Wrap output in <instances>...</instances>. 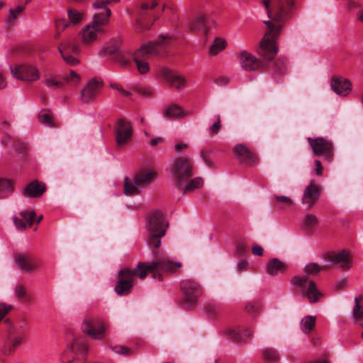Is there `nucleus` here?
Returning <instances> with one entry per match:
<instances>
[{
    "label": "nucleus",
    "mask_w": 363,
    "mask_h": 363,
    "mask_svg": "<svg viewBox=\"0 0 363 363\" xmlns=\"http://www.w3.org/2000/svg\"><path fill=\"white\" fill-rule=\"evenodd\" d=\"M268 30L262 38L259 46L257 49V55L262 59H257L247 50L240 52V63L245 71H255L258 68L264 67L266 62L272 60L277 52L276 38L279 35L282 26H275L271 21H264Z\"/></svg>",
    "instance_id": "obj_1"
},
{
    "label": "nucleus",
    "mask_w": 363,
    "mask_h": 363,
    "mask_svg": "<svg viewBox=\"0 0 363 363\" xmlns=\"http://www.w3.org/2000/svg\"><path fill=\"white\" fill-rule=\"evenodd\" d=\"M173 40L174 38L169 35H160L156 41L143 45L137 50L133 54V61L138 72L142 74L147 73L150 66L147 59L151 55H163L162 49L171 45Z\"/></svg>",
    "instance_id": "obj_2"
},
{
    "label": "nucleus",
    "mask_w": 363,
    "mask_h": 363,
    "mask_svg": "<svg viewBox=\"0 0 363 363\" xmlns=\"http://www.w3.org/2000/svg\"><path fill=\"white\" fill-rule=\"evenodd\" d=\"M168 223L163 213L159 210L149 213L146 218L145 228L147 233L145 243L152 249L161 246V238L166 234Z\"/></svg>",
    "instance_id": "obj_3"
},
{
    "label": "nucleus",
    "mask_w": 363,
    "mask_h": 363,
    "mask_svg": "<svg viewBox=\"0 0 363 363\" xmlns=\"http://www.w3.org/2000/svg\"><path fill=\"white\" fill-rule=\"evenodd\" d=\"M180 262H172L162 254L155 255L154 259L149 263L140 262L135 267V273L140 279H143L148 273H153L154 278L162 280V274L175 272L176 267H181Z\"/></svg>",
    "instance_id": "obj_4"
},
{
    "label": "nucleus",
    "mask_w": 363,
    "mask_h": 363,
    "mask_svg": "<svg viewBox=\"0 0 363 363\" xmlns=\"http://www.w3.org/2000/svg\"><path fill=\"white\" fill-rule=\"evenodd\" d=\"M105 13H96L93 16L91 23L81 30V41L83 45H90L96 41L99 38L106 33V26L109 23L111 11V10H106Z\"/></svg>",
    "instance_id": "obj_5"
},
{
    "label": "nucleus",
    "mask_w": 363,
    "mask_h": 363,
    "mask_svg": "<svg viewBox=\"0 0 363 363\" xmlns=\"http://www.w3.org/2000/svg\"><path fill=\"white\" fill-rule=\"evenodd\" d=\"M158 3L155 0H148L140 4L135 10L136 23L135 30L143 33L150 28L155 21L159 18V14L155 11Z\"/></svg>",
    "instance_id": "obj_6"
},
{
    "label": "nucleus",
    "mask_w": 363,
    "mask_h": 363,
    "mask_svg": "<svg viewBox=\"0 0 363 363\" xmlns=\"http://www.w3.org/2000/svg\"><path fill=\"white\" fill-rule=\"evenodd\" d=\"M269 18L277 22L286 21L294 6V0H263Z\"/></svg>",
    "instance_id": "obj_7"
},
{
    "label": "nucleus",
    "mask_w": 363,
    "mask_h": 363,
    "mask_svg": "<svg viewBox=\"0 0 363 363\" xmlns=\"http://www.w3.org/2000/svg\"><path fill=\"white\" fill-rule=\"evenodd\" d=\"M291 284L303 298H307L311 303H317L322 296V293L318 289L315 283L310 281L306 276H294Z\"/></svg>",
    "instance_id": "obj_8"
},
{
    "label": "nucleus",
    "mask_w": 363,
    "mask_h": 363,
    "mask_svg": "<svg viewBox=\"0 0 363 363\" xmlns=\"http://www.w3.org/2000/svg\"><path fill=\"white\" fill-rule=\"evenodd\" d=\"M26 335V329L22 323L10 324L7 329L6 339L2 344V352L8 355L14 349L21 346Z\"/></svg>",
    "instance_id": "obj_9"
},
{
    "label": "nucleus",
    "mask_w": 363,
    "mask_h": 363,
    "mask_svg": "<svg viewBox=\"0 0 363 363\" xmlns=\"http://www.w3.org/2000/svg\"><path fill=\"white\" fill-rule=\"evenodd\" d=\"M307 141L314 155L322 156L328 162H332L335 154V146L332 140L324 137H309Z\"/></svg>",
    "instance_id": "obj_10"
},
{
    "label": "nucleus",
    "mask_w": 363,
    "mask_h": 363,
    "mask_svg": "<svg viewBox=\"0 0 363 363\" xmlns=\"http://www.w3.org/2000/svg\"><path fill=\"white\" fill-rule=\"evenodd\" d=\"M181 289L184 294L183 306L186 308H193L201 294V289L199 283L192 279L183 281Z\"/></svg>",
    "instance_id": "obj_11"
},
{
    "label": "nucleus",
    "mask_w": 363,
    "mask_h": 363,
    "mask_svg": "<svg viewBox=\"0 0 363 363\" xmlns=\"http://www.w3.org/2000/svg\"><path fill=\"white\" fill-rule=\"evenodd\" d=\"M82 330L92 339L100 340L106 335L107 325L99 320L85 319L82 323Z\"/></svg>",
    "instance_id": "obj_12"
},
{
    "label": "nucleus",
    "mask_w": 363,
    "mask_h": 363,
    "mask_svg": "<svg viewBox=\"0 0 363 363\" xmlns=\"http://www.w3.org/2000/svg\"><path fill=\"white\" fill-rule=\"evenodd\" d=\"M63 60L70 65H76L79 60L73 56L79 52V48L73 38L63 40L58 47Z\"/></svg>",
    "instance_id": "obj_13"
},
{
    "label": "nucleus",
    "mask_w": 363,
    "mask_h": 363,
    "mask_svg": "<svg viewBox=\"0 0 363 363\" xmlns=\"http://www.w3.org/2000/svg\"><path fill=\"white\" fill-rule=\"evenodd\" d=\"M116 135V144L118 147L125 145L130 140L133 135V128L130 123L124 119H118L115 125Z\"/></svg>",
    "instance_id": "obj_14"
},
{
    "label": "nucleus",
    "mask_w": 363,
    "mask_h": 363,
    "mask_svg": "<svg viewBox=\"0 0 363 363\" xmlns=\"http://www.w3.org/2000/svg\"><path fill=\"white\" fill-rule=\"evenodd\" d=\"M134 272L128 269L119 271V279L115 286V291L118 295L128 294L133 286Z\"/></svg>",
    "instance_id": "obj_15"
},
{
    "label": "nucleus",
    "mask_w": 363,
    "mask_h": 363,
    "mask_svg": "<svg viewBox=\"0 0 363 363\" xmlns=\"http://www.w3.org/2000/svg\"><path fill=\"white\" fill-rule=\"evenodd\" d=\"M240 163L247 167L256 165L259 162V158L255 153L252 152L246 145H236L233 150Z\"/></svg>",
    "instance_id": "obj_16"
},
{
    "label": "nucleus",
    "mask_w": 363,
    "mask_h": 363,
    "mask_svg": "<svg viewBox=\"0 0 363 363\" xmlns=\"http://www.w3.org/2000/svg\"><path fill=\"white\" fill-rule=\"evenodd\" d=\"M172 173L177 180L188 179L192 176V164L186 157L177 159L172 167Z\"/></svg>",
    "instance_id": "obj_17"
},
{
    "label": "nucleus",
    "mask_w": 363,
    "mask_h": 363,
    "mask_svg": "<svg viewBox=\"0 0 363 363\" xmlns=\"http://www.w3.org/2000/svg\"><path fill=\"white\" fill-rule=\"evenodd\" d=\"M102 86L103 84L101 81L95 79L89 80L86 86L81 90L79 99L84 104L94 101L101 89Z\"/></svg>",
    "instance_id": "obj_18"
},
{
    "label": "nucleus",
    "mask_w": 363,
    "mask_h": 363,
    "mask_svg": "<svg viewBox=\"0 0 363 363\" xmlns=\"http://www.w3.org/2000/svg\"><path fill=\"white\" fill-rule=\"evenodd\" d=\"M161 76L170 87L178 90L184 88L187 83L184 76L169 68H162Z\"/></svg>",
    "instance_id": "obj_19"
},
{
    "label": "nucleus",
    "mask_w": 363,
    "mask_h": 363,
    "mask_svg": "<svg viewBox=\"0 0 363 363\" xmlns=\"http://www.w3.org/2000/svg\"><path fill=\"white\" fill-rule=\"evenodd\" d=\"M327 262L333 265L339 264L344 269H349L352 265L350 254L345 250L333 252L328 254L327 256Z\"/></svg>",
    "instance_id": "obj_20"
},
{
    "label": "nucleus",
    "mask_w": 363,
    "mask_h": 363,
    "mask_svg": "<svg viewBox=\"0 0 363 363\" xmlns=\"http://www.w3.org/2000/svg\"><path fill=\"white\" fill-rule=\"evenodd\" d=\"M11 73L21 80L35 81L40 77L38 69L32 65H21L11 69Z\"/></svg>",
    "instance_id": "obj_21"
},
{
    "label": "nucleus",
    "mask_w": 363,
    "mask_h": 363,
    "mask_svg": "<svg viewBox=\"0 0 363 363\" xmlns=\"http://www.w3.org/2000/svg\"><path fill=\"white\" fill-rule=\"evenodd\" d=\"M212 20L205 13H196L188 23L189 28L193 32H205L208 30V24Z\"/></svg>",
    "instance_id": "obj_22"
},
{
    "label": "nucleus",
    "mask_w": 363,
    "mask_h": 363,
    "mask_svg": "<svg viewBox=\"0 0 363 363\" xmlns=\"http://www.w3.org/2000/svg\"><path fill=\"white\" fill-rule=\"evenodd\" d=\"M320 196V189L315 183H310L303 191L301 203L308 210L314 206Z\"/></svg>",
    "instance_id": "obj_23"
},
{
    "label": "nucleus",
    "mask_w": 363,
    "mask_h": 363,
    "mask_svg": "<svg viewBox=\"0 0 363 363\" xmlns=\"http://www.w3.org/2000/svg\"><path fill=\"white\" fill-rule=\"evenodd\" d=\"M223 333L229 338L241 340L251 337L252 330L247 325H238L235 328H227Z\"/></svg>",
    "instance_id": "obj_24"
},
{
    "label": "nucleus",
    "mask_w": 363,
    "mask_h": 363,
    "mask_svg": "<svg viewBox=\"0 0 363 363\" xmlns=\"http://www.w3.org/2000/svg\"><path fill=\"white\" fill-rule=\"evenodd\" d=\"M35 216V214L33 211H21L18 216L13 218L16 228L22 230L30 226L33 223Z\"/></svg>",
    "instance_id": "obj_25"
},
{
    "label": "nucleus",
    "mask_w": 363,
    "mask_h": 363,
    "mask_svg": "<svg viewBox=\"0 0 363 363\" xmlns=\"http://www.w3.org/2000/svg\"><path fill=\"white\" fill-rule=\"evenodd\" d=\"M352 84L349 79L333 78L331 81V87L337 94L347 95L351 89Z\"/></svg>",
    "instance_id": "obj_26"
},
{
    "label": "nucleus",
    "mask_w": 363,
    "mask_h": 363,
    "mask_svg": "<svg viewBox=\"0 0 363 363\" xmlns=\"http://www.w3.org/2000/svg\"><path fill=\"white\" fill-rule=\"evenodd\" d=\"M46 190L44 183H28L23 189V194L28 197H40Z\"/></svg>",
    "instance_id": "obj_27"
},
{
    "label": "nucleus",
    "mask_w": 363,
    "mask_h": 363,
    "mask_svg": "<svg viewBox=\"0 0 363 363\" xmlns=\"http://www.w3.org/2000/svg\"><path fill=\"white\" fill-rule=\"evenodd\" d=\"M121 45V40L116 39L113 40L110 44H107L99 51V55L101 57L112 56L113 60L115 59V56L120 54V48Z\"/></svg>",
    "instance_id": "obj_28"
},
{
    "label": "nucleus",
    "mask_w": 363,
    "mask_h": 363,
    "mask_svg": "<svg viewBox=\"0 0 363 363\" xmlns=\"http://www.w3.org/2000/svg\"><path fill=\"white\" fill-rule=\"evenodd\" d=\"M15 262L24 272H30L35 268V263L32 257L23 254H18L15 256Z\"/></svg>",
    "instance_id": "obj_29"
},
{
    "label": "nucleus",
    "mask_w": 363,
    "mask_h": 363,
    "mask_svg": "<svg viewBox=\"0 0 363 363\" xmlns=\"http://www.w3.org/2000/svg\"><path fill=\"white\" fill-rule=\"evenodd\" d=\"M286 269V264L277 258L269 259L267 264V272L271 276L277 275L279 272L285 271Z\"/></svg>",
    "instance_id": "obj_30"
},
{
    "label": "nucleus",
    "mask_w": 363,
    "mask_h": 363,
    "mask_svg": "<svg viewBox=\"0 0 363 363\" xmlns=\"http://www.w3.org/2000/svg\"><path fill=\"white\" fill-rule=\"evenodd\" d=\"M89 350V345L85 338L82 337H75L71 345L72 352L86 354Z\"/></svg>",
    "instance_id": "obj_31"
},
{
    "label": "nucleus",
    "mask_w": 363,
    "mask_h": 363,
    "mask_svg": "<svg viewBox=\"0 0 363 363\" xmlns=\"http://www.w3.org/2000/svg\"><path fill=\"white\" fill-rule=\"evenodd\" d=\"M157 175L156 170L143 169L135 174L134 182H152L158 179Z\"/></svg>",
    "instance_id": "obj_32"
},
{
    "label": "nucleus",
    "mask_w": 363,
    "mask_h": 363,
    "mask_svg": "<svg viewBox=\"0 0 363 363\" xmlns=\"http://www.w3.org/2000/svg\"><path fill=\"white\" fill-rule=\"evenodd\" d=\"M24 9V6H18L16 9H9L6 19V29H10L12 27L13 22L16 20L18 16L23 12Z\"/></svg>",
    "instance_id": "obj_33"
},
{
    "label": "nucleus",
    "mask_w": 363,
    "mask_h": 363,
    "mask_svg": "<svg viewBox=\"0 0 363 363\" xmlns=\"http://www.w3.org/2000/svg\"><path fill=\"white\" fill-rule=\"evenodd\" d=\"M277 199V205L279 209L286 210L294 206V201L291 197L275 194L274 196Z\"/></svg>",
    "instance_id": "obj_34"
},
{
    "label": "nucleus",
    "mask_w": 363,
    "mask_h": 363,
    "mask_svg": "<svg viewBox=\"0 0 363 363\" xmlns=\"http://www.w3.org/2000/svg\"><path fill=\"white\" fill-rule=\"evenodd\" d=\"M186 115V113L182 108L177 104L170 105L165 111V116L168 118H178Z\"/></svg>",
    "instance_id": "obj_35"
},
{
    "label": "nucleus",
    "mask_w": 363,
    "mask_h": 363,
    "mask_svg": "<svg viewBox=\"0 0 363 363\" xmlns=\"http://www.w3.org/2000/svg\"><path fill=\"white\" fill-rule=\"evenodd\" d=\"M145 183H123V192L126 196L139 193Z\"/></svg>",
    "instance_id": "obj_36"
},
{
    "label": "nucleus",
    "mask_w": 363,
    "mask_h": 363,
    "mask_svg": "<svg viewBox=\"0 0 363 363\" xmlns=\"http://www.w3.org/2000/svg\"><path fill=\"white\" fill-rule=\"evenodd\" d=\"M315 325V318L312 315H306L301 323V328L303 333H309Z\"/></svg>",
    "instance_id": "obj_37"
},
{
    "label": "nucleus",
    "mask_w": 363,
    "mask_h": 363,
    "mask_svg": "<svg viewBox=\"0 0 363 363\" xmlns=\"http://www.w3.org/2000/svg\"><path fill=\"white\" fill-rule=\"evenodd\" d=\"M177 188L182 191L184 194L194 191L195 189L201 187L203 183H174Z\"/></svg>",
    "instance_id": "obj_38"
},
{
    "label": "nucleus",
    "mask_w": 363,
    "mask_h": 363,
    "mask_svg": "<svg viewBox=\"0 0 363 363\" xmlns=\"http://www.w3.org/2000/svg\"><path fill=\"white\" fill-rule=\"evenodd\" d=\"M121 0H97L93 4V6L97 9L96 13H106V10H110L107 6L113 3H118Z\"/></svg>",
    "instance_id": "obj_39"
},
{
    "label": "nucleus",
    "mask_w": 363,
    "mask_h": 363,
    "mask_svg": "<svg viewBox=\"0 0 363 363\" xmlns=\"http://www.w3.org/2000/svg\"><path fill=\"white\" fill-rule=\"evenodd\" d=\"M226 46L225 40L220 38H216L213 45L210 47L209 53L211 55H216L223 50Z\"/></svg>",
    "instance_id": "obj_40"
},
{
    "label": "nucleus",
    "mask_w": 363,
    "mask_h": 363,
    "mask_svg": "<svg viewBox=\"0 0 363 363\" xmlns=\"http://www.w3.org/2000/svg\"><path fill=\"white\" fill-rule=\"evenodd\" d=\"M286 59L284 57L278 58L274 64V74L281 75L286 73Z\"/></svg>",
    "instance_id": "obj_41"
},
{
    "label": "nucleus",
    "mask_w": 363,
    "mask_h": 363,
    "mask_svg": "<svg viewBox=\"0 0 363 363\" xmlns=\"http://www.w3.org/2000/svg\"><path fill=\"white\" fill-rule=\"evenodd\" d=\"M39 121L44 125H46L50 128L55 127V123L52 121V116L50 111H48L45 113L41 112L39 114Z\"/></svg>",
    "instance_id": "obj_42"
},
{
    "label": "nucleus",
    "mask_w": 363,
    "mask_h": 363,
    "mask_svg": "<svg viewBox=\"0 0 363 363\" xmlns=\"http://www.w3.org/2000/svg\"><path fill=\"white\" fill-rule=\"evenodd\" d=\"M13 189V183H0V199H4L10 195Z\"/></svg>",
    "instance_id": "obj_43"
},
{
    "label": "nucleus",
    "mask_w": 363,
    "mask_h": 363,
    "mask_svg": "<svg viewBox=\"0 0 363 363\" xmlns=\"http://www.w3.org/2000/svg\"><path fill=\"white\" fill-rule=\"evenodd\" d=\"M263 356L264 359L269 362H275L279 359L278 353L273 348H264L263 350Z\"/></svg>",
    "instance_id": "obj_44"
},
{
    "label": "nucleus",
    "mask_w": 363,
    "mask_h": 363,
    "mask_svg": "<svg viewBox=\"0 0 363 363\" xmlns=\"http://www.w3.org/2000/svg\"><path fill=\"white\" fill-rule=\"evenodd\" d=\"M211 150L203 149L201 150L200 155L207 166L213 167L215 165L211 158Z\"/></svg>",
    "instance_id": "obj_45"
},
{
    "label": "nucleus",
    "mask_w": 363,
    "mask_h": 363,
    "mask_svg": "<svg viewBox=\"0 0 363 363\" xmlns=\"http://www.w3.org/2000/svg\"><path fill=\"white\" fill-rule=\"evenodd\" d=\"M303 225L308 228H311L318 223V218L313 213H307L303 220Z\"/></svg>",
    "instance_id": "obj_46"
},
{
    "label": "nucleus",
    "mask_w": 363,
    "mask_h": 363,
    "mask_svg": "<svg viewBox=\"0 0 363 363\" xmlns=\"http://www.w3.org/2000/svg\"><path fill=\"white\" fill-rule=\"evenodd\" d=\"M46 86L50 89H61L64 86V82L62 81L56 80L54 78H48L44 81Z\"/></svg>",
    "instance_id": "obj_47"
},
{
    "label": "nucleus",
    "mask_w": 363,
    "mask_h": 363,
    "mask_svg": "<svg viewBox=\"0 0 363 363\" xmlns=\"http://www.w3.org/2000/svg\"><path fill=\"white\" fill-rule=\"evenodd\" d=\"M68 17L72 23H77L82 21V14L75 9H69L68 10Z\"/></svg>",
    "instance_id": "obj_48"
},
{
    "label": "nucleus",
    "mask_w": 363,
    "mask_h": 363,
    "mask_svg": "<svg viewBox=\"0 0 363 363\" xmlns=\"http://www.w3.org/2000/svg\"><path fill=\"white\" fill-rule=\"evenodd\" d=\"M245 311L247 313L255 315L259 311V304L257 302H249L245 306Z\"/></svg>",
    "instance_id": "obj_49"
},
{
    "label": "nucleus",
    "mask_w": 363,
    "mask_h": 363,
    "mask_svg": "<svg viewBox=\"0 0 363 363\" xmlns=\"http://www.w3.org/2000/svg\"><path fill=\"white\" fill-rule=\"evenodd\" d=\"M320 267L318 264L315 263H311L306 265L305 273L307 276L315 275L317 274L320 271Z\"/></svg>",
    "instance_id": "obj_50"
},
{
    "label": "nucleus",
    "mask_w": 363,
    "mask_h": 363,
    "mask_svg": "<svg viewBox=\"0 0 363 363\" xmlns=\"http://www.w3.org/2000/svg\"><path fill=\"white\" fill-rule=\"evenodd\" d=\"M69 23L65 19H59L55 21V26L57 30L56 38L60 35V32L63 31L67 26Z\"/></svg>",
    "instance_id": "obj_51"
},
{
    "label": "nucleus",
    "mask_w": 363,
    "mask_h": 363,
    "mask_svg": "<svg viewBox=\"0 0 363 363\" xmlns=\"http://www.w3.org/2000/svg\"><path fill=\"white\" fill-rule=\"evenodd\" d=\"M15 150L20 154H25L27 150V146L23 142L16 140L14 143Z\"/></svg>",
    "instance_id": "obj_52"
},
{
    "label": "nucleus",
    "mask_w": 363,
    "mask_h": 363,
    "mask_svg": "<svg viewBox=\"0 0 363 363\" xmlns=\"http://www.w3.org/2000/svg\"><path fill=\"white\" fill-rule=\"evenodd\" d=\"M65 80L67 82H71L77 84L80 82V77L74 71H71L69 75L65 77Z\"/></svg>",
    "instance_id": "obj_53"
},
{
    "label": "nucleus",
    "mask_w": 363,
    "mask_h": 363,
    "mask_svg": "<svg viewBox=\"0 0 363 363\" xmlns=\"http://www.w3.org/2000/svg\"><path fill=\"white\" fill-rule=\"evenodd\" d=\"M220 128V116H217V121L210 127L209 133L211 135H216L218 133Z\"/></svg>",
    "instance_id": "obj_54"
},
{
    "label": "nucleus",
    "mask_w": 363,
    "mask_h": 363,
    "mask_svg": "<svg viewBox=\"0 0 363 363\" xmlns=\"http://www.w3.org/2000/svg\"><path fill=\"white\" fill-rule=\"evenodd\" d=\"M15 293L16 296L20 299H24L26 298V289L21 284H18L16 286Z\"/></svg>",
    "instance_id": "obj_55"
},
{
    "label": "nucleus",
    "mask_w": 363,
    "mask_h": 363,
    "mask_svg": "<svg viewBox=\"0 0 363 363\" xmlns=\"http://www.w3.org/2000/svg\"><path fill=\"white\" fill-rule=\"evenodd\" d=\"M352 317L356 318H361L363 317V308L360 306L359 303L354 306Z\"/></svg>",
    "instance_id": "obj_56"
},
{
    "label": "nucleus",
    "mask_w": 363,
    "mask_h": 363,
    "mask_svg": "<svg viewBox=\"0 0 363 363\" xmlns=\"http://www.w3.org/2000/svg\"><path fill=\"white\" fill-rule=\"evenodd\" d=\"M111 348L116 354H125V355H128L130 354V350L125 347L116 346V347H111Z\"/></svg>",
    "instance_id": "obj_57"
},
{
    "label": "nucleus",
    "mask_w": 363,
    "mask_h": 363,
    "mask_svg": "<svg viewBox=\"0 0 363 363\" xmlns=\"http://www.w3.org/2000/svg\"><path fill=\"white\" fill-rule=\"evenodd\" d=\"M113 60L118 62L123 67H127L130 64V62L124 58L121 52L120 54L116 55Z\"/></svg>",
    "instance_id": "obj_58"
},
{
    "label": "nucleus",
    "mask_w": 363,
    "mask_h": 363,
    "mask_svg": "<svg viewBox=\"0 0 363 363\" xmlns=\"http://www.w3.org/2000/svg\"><path fill=\"white\" fill-rule=\"evenodd\" d=\"M248 267V262L246 259H240L238 262L236 269L238 272H244Z\"/></svg>",
    "instance_id": "obj_59"
},
{
    "label": "nucleus",
    "mask_w": 363,
    "mask_h": 363,
    "mask_svg": "<svg viewBox=\"0 0 363 363\" xmlns=\"http://www.w3.org/2000/svg\"><path fill=\"white\" fill-rule=\"evenodd\" d=\"M110 86L112 89H116V90L119 91L123 95H125V96H130V95H131V92L124 90L122 88V86L120 84H118L113 83V84H110Z\"/></svg>",
    "instance_id": "obj_60"
},
{
    "label": "nucleus",
    "mask_w": 363,
    "mask_h": 363,
    "mask_svg": "<svg viewBox=\"0 0 363 363\" xmlns=\"http://www.w3.org/2000/svg\"><path fill=\"white\" fill-rule=\"evenodd\" d=\"M11 306H6L5 304H0V320L3 318L6 313H7L11 309Z\"/></svg>",
    "instance_id": "obj_61"
},
{
    "label": "nucleus",
    "mask_w": 363,
    "mask_h": 363,
    "mask_svg": "<svg viewBox=\"0 0 363 363\" xmlns=\"http://www.w3.org/2000/svg\"><path fill=\"white\" fill-rule=\"evenodd\" d=\"M252 252L255 255L262 256L263 255V248L260 245H254L252 247Z\"/></svg>",
    "instance_id": "obj_62"
},
{
    "label": "nucleus",
    "mask_w": 363,
    "mask_h": 363,
    "mask_svg": "<svg viewBox=\"0 0 363 363\" xmlns=\"http://www.w3.org/2000/svg\"><path fill=\"white\" fill-rule=\"evenodd\" d=\"M314 163L315 166V171L316 174L321 175L323 174V166L321 162L319 160H315Z\"/></svg>",
    "instance_id": "obj_63"
},
{
    "label": "nucleus",
    "mask_w": 363,
    "mask_h": 363,
    "mask_svg": "<svg viewBox=\"0 0 363 363\" xmlns=\"http://www.w3.org/2000/svg\"><path fill=\"white\" fill-rule=\"evenodd\" d=\"M346 279L345 278V277H340L335 282V286L336 288L337 289H342L345 286H346Z\"/></svg>",
    "instance_id": "obj_64"
}]
</instances>
